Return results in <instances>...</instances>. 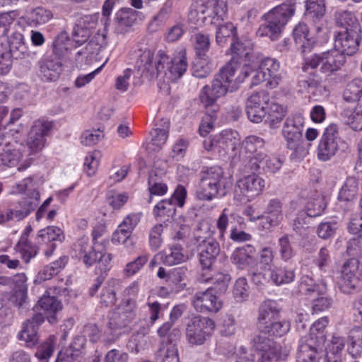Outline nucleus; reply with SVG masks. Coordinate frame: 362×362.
<instances>
[{
    "label": "nucleus",
    "instance_id": "obj_1",
    "mask_svg": "<svg viewBox=\"0 0 362 362\" xmlns=\"http://www.w3.org/2000/svg\"><path fill=\"white\" fill-rule=\"evenodd\" d=\"M296 1L288 0L263 15L265 21L257 30V35L274 41L280 37L284 26L296 12Z\"/></svg>",
    "mask_w": 362,
    "mask_h": 362
},
{
    "label": "nucleus",
    "instance_id": "obj_2",
    "mask_svg": "<svg viewBox=\"0 0 362 362\" xmlns=\"http://www.w3.org/2000/svg\"><path fill=\"white\" fill-rule=\"evenodd\" d=\"M252 342L255 353L248 354L245 348L240 347L236 362H271L280 357L281 346L264 332H260Z\"/></svg>",
    "mask_w": 362,
    "mask_h": 362
},
{
    "label": "nucleus",
    "instance_id": "obj_3",
    "mask_svg": "<svg viewBox=\"0 0 362 362\" xmlns=\"http://www.w3.org/2000/svg\"><path fill=\"white\" fill-rule=\"evenodd\" d=\"M226 4L223 0H197L190 7L188 21L202 26L207 18H211V23L216 21H223L226 15Z\"/></svg>",
    "mask_w": 362,
    "mask_h": 362
},
{
    "label": "nucleus",
    "instance_id": "obj_4",
    "mask_svg": "<svg viewBox=\"0 0 362 362\" xmlns=\"http://www.w3.org/2000/svg\"><path fill=\"white\" fill-rule=\"evenodd\" d=\"M226 179L220 168H211L202 177L196 196L199 200L211 201L218 195L226 194Z\"/></svg>",
    "mask_w": 362,
    "mask_h": 362
},
{
    "label": "nucleus",
    "instance_id": "obj_5",
    "mask_svg": "<svg viewBox=\"0 0 362 362\" xmlns=\"http://www.w3.org/2000/svg\"><path fill=\"white\" fill-rule=\"evenodd\" d=\"M362 287V263L356 258L346 260L341 268L339 288L344 293L357 292Z\"/></svg>",
    "mask_w": 362,
    "mask_h": 362
},
{
    "label": "nucleus",
    "instance_id": "obj_6",
    "mask_svg": "<svg viewBox=\"0 0 362 362\" xmlns=\"http://www.w3.org/2000/svg\"><path fill=\"white\" fill-rule=\"evenodd\" d=\"M239 145V134L232 130L223 131L218 135L205 139L203 141L206 150L211 151L220 156H226L230 151H235Z\"/></svg>",
    "mask_w": 362,
    "mask_h": 362
},
{
    "label": "nucleus",
    "instance_id": "obj_7",
    "mask_svg": "<svg viewBox=\"0 0 362 362\" xmlns=\"http://www.w3.org/2000/svg\"><path fill=\"white\" fill-rule=\"evenodd\" d=\"M264 180L257 175L245 176L237 181L234 197L242 204L254 199L263 190Z\"/></svg>",
    "mask_w": 362,
    "mask_h": 362
},
{
    "label": "nucleus",
    "instance_id": "obj_8",
    "mask_svg": "<svg viewBox=\"0 0 362 362\" xmlns=\"http://www.w3.org/2000/svg\"><path fill=\"white\" fill-rule=\"evenodd\" d=\"M345 61V55L334 47L320 54H315L307 62V65L312 69L319 67L322 72L329 74L340 69Z\"/></svg>",
    "mask_w": 362,
    "mask_h": 362
},
{
    "label": "nucleus",
    "instance_id": "obj_9",
    "mask_svg": "<svg viewBox=\"0 0 362 362\" xmlns=\"http://www.w3.org/2000/svg\"><path fill=\"white\" fill-rule=\"evenodd\" d=\"M136 308L135 300L131 298L122 300L109 316L110 329L115 330L127 327L135 318Z\"/></svg>",
    "mask_w": 362,
    "mask_h": 362
},
{
    "label": "nucleus",
    "instance_id": "obj_10",
    "mask_svg": "<svg viewBox=\"0 0 362 362\" xmlns=\"http://www.w3.org/2000/svg\"><path fill=\"white\" fill-rule=\"evenodd\" d=\"M214 328V322L210 318L195 316L187 325V339L192 345H201L205 341L206 335Z\"/></svg>",
    "mask_w": 362,
    "mask_h": 362
},
{
    "label": "nucleus",
    "instance_id": "obj_11",
    "mask_svg": "<svg viewBox=\"0 0 362 362\" xmlns=\"http://www.w3.org/2000/svg\"><path fill=\"white\" fill-rule=\"evenodd\" d=\"M304 117L300 113L291 115L286 118L283 125L282 135L288 148L296 150L300 145Z\"/></svg>",
    "mask_w": 362,
    "mask_h": 362
},
{
    "label": "nucleus",
    "instance_id": "obj_12",
    "mask_svg": "<svg viewBox=\"0 0 362 362\" xmlns=\"http://www.w3.org/2000/svg\"><path fill=\"white\" fill-rule=\"evenodd\" d=\"M361 33V30L335 31L334 34V47L344 55H354L359 49Z\"/></svg>",
    "mask_w": 362,
    "mask_h": 362
},
{
    "label": "nucleus",
    "instance_id": "obj_13",
    "mask_svg": "<svg viewBox=\"0 0 362 362\" xmlns=\"http://www.w3.org/2000/svg\"><path fill=\"white\" fill-rule=\"evenodd\" d=\"M339 139L337 126L334 124L328 126L325 129L317 146L318 159L322 161L330 160L338 151Z\"/></svg>",
    "mask_w": 362,
    "mask_h": 362
},
{
    "label": "nucleus",
    "instance_id": "obj_14",
    "mask_svg": "<svg viewBox=\"0 0 362 362\" xmlns=\"http://www.w3.org/2000/svg\"><path fill=\"white\" fill-rule=\"evenodd\" d=\"M269 96L267 91L261 90L252 94L246 102V113L254 123H259L266 117Z\"/></svg>",
    "mask_w": 362,
    "mask_h": 362
},
{
    "label": "nucleus",
    "instance_id": "obj_15",
    "mask_svg": "<svg viewBox=\"0 0 362 362\" xmlns=\"http://www.w3.org/2000/svg\"><path fill=\"white\" fill-rule=\"evenodd\" d=\"M40 203V196L36 192L33 193V197H26L21 201L18 206L13 209L6 211H0V223H4L11 220L21 221L26 217L31 211H34Z\"/></svg>",
    "mask_w": 362,
    "mask_h": 362
},
{
    "label": "nucleus",
    "instance_id": "obj_16",
    "mask_svg": "<svg viewBox=\"0 0 362 362\" xmlns=\"http://www.w3.org/2000/svg\"><path fill=\"white\" fill-rule=\"evenodd\" d=\"M221 76L216 75L211 86H204L200 93L199 99L205 107H212L216 100L224 96L231 87L221 78Z\"/></svg>",
    "mask_w": 362,
    "mask_h": 362
},
{
    "label": "nucleus",
    "instance_id": "obj_17",
    "mask_svg": "<svg viewBox=\"0 0 362 362\" xmlns=\"http://www.w3.org/2000/svg\"><path fill=\"white\" fill-rule=\"evenodd\" d=\"M213 288L197 292L192 297L194 308L199 313H217L222 307V303L213 292Z\"/></svg>",
    "mask_w": 362,
    "mask_h": 362
},
{
    "label": "nucleus",
    "instance_id": "obj_18",
    "mask_svg": "<svg viewBox=\"0 0 362 362\" xmlns=\"http://www.w3.org/2000/svg\"><path fill=\"white\" fill-rule=\"evenodd\" d=\"M51 125L48 122L36 121L31 127L27 139L28 148L32 153L40 151L45 146V136L50 129Z\"/></svg>",
    "mask_w": 362,
    "mask_h": 362
},
{
    "label": "nucleus",
    "instance_id": "obj_19",
    "mask_svg": "<svg viewBox=\"0 0 362 362\" xmlns=\"http://www.w3.org/2000/svg\"><path fill=\"white\" fill-rule=\"evenodd\" d=\"M44 320L43 315L41 313H37L23 323V329L18 334V339L25 341L28 347H33L36 345L38 340L37 329Z\"/></svg>",
    "mask_w": 362,
    "mask_h": 362
},
{
    "label": "nucleus",
    "instance_id": "obj_20",
    "mask_svg": "<svg viewBox=\"0 0 362 362\" xmlns=\"http://www.w3.org/2000/svg\"><path fill=\"white\" fill-rule=\"evenodd\" d=\"M26 146L16 141L7 142L0 152V165L15 167L23 156Z\"/></svg>",
    "mask_w": 362,
    "mask_h": 362
},
{
    "label": "nucleus",
    "instance_id": "obj_21",
    "mask_svg": "<svg viewBox=\"0 0 362 362\" xmlns=\"http://www.w3.org/2000/svg\"><path fill=\"white\" fill-rule=\"evenodd\" d=\"M301 196L308 199L305 210L306 215L309 217L320 216L327 207L325 197L316 190H304L301 192Z\"/></svg>",
    "mask_w": 362,
    "mask_h": 362
},
{
    "label": "nucleus",
    "instance_id": "obj_22",
    "mask_svg": "<svg viewBox=\"0 0 362 362\" xmlns=\"http://www.w3.org/2000/svg\"><path fill=\"white\" fill-rule=\"evenodd\" d=\"M199 262L203 271L209 270L220 253L218 243L214 239H209L208 241L199 244Z\"/></svg>",
    "mask_w": 362,
    "mask_h": 362
},
{
    "label": "nucleus",
    "instance_id": "obj_23",
    "mask_svg": "<svg viewBox=\"0 0 362 362\" xmlns=\"http://www.w3.org/2000/svg\"><path fill=\"white\" fill-rule=\"evenodd\" d=\"M41 78L45 81L57 80L62 71V63L57 57H47L38 62Z\"/></svg>",
    "mask_w": 362,
    "mask_h": 362
},
{
    "label": "nucleus",
    "instance_id": "obj_24",
    "mask_svg": "<svg viewBox=\"0 0 362 362\" xmlns=\"http://www.w3.org/2000/svg\"><path fill=\"white\" fill-rule=\"evenodd\" d=\"M73 251L74 256L81 259L87 267H90L98 262V253L88 238H81L78 240L74 245Z\"/></svg>",
    "mask_w": 362,
    "mask_h": 362
},
{
    "label": "nucleus",
    "instance_id": "obj_25",
    "mask_svg": "<svg viewBox=\"0 0 362 362\" xmlns=\"http://www.w3.org/2000/svg\"><path fill=\"white\" fill-rule=\"evenodd\" d=\"M86 344L83 336H76L71 344L59 351L56 362H81V350Z\"/></svg>",
    "mask_w": 362,
    "mask_h": 362
},
{
    "label": "nucleus",
    "instance_id": "obj_26",
    "mask_svg": "<svg viewBox=\"0 0 362 362\" xmlns=\"http://www.w3.org/2000/svg\"><path fill=\"white\" fill-rule=\"evenodd\" d=\"M240 68V63L238 58L233 57L231 59L223 66L216 74L221 76V79L231 87V91L238 88L240 83L243 81H239V78L243 77L241 72L236 76L237 71Z\"/></svg>",
    "mask_w": 362,
    "mask_h": 362
},
{
    "label": "nucleus",
    "instance_id": "obj_27",
    "mask_svg": "<svg viewBox=\"0 0 362 362\" xmlns=\"http://www.w3.org/2000/svg\"><path fill=\"white\" fill-rule=\"evenodd\" d=\"M140 52L136 62V68L140 72L141 76L148 80H153L158 76H151L148 69L156 67V59L153 51L148 47L139 48Z\"/></svg>",
    "mask_w": 362,
    "mask_h": 362
},
{
    "label": "nucleus",
    "instance_id": "obj_28",
    "mask_svg": "<svg viewBox=\"0 0 362 362\" xmlns=\"http://www.w3.org/2000/svg\"><path fill=\"white\" fill-rule=\"evenodd\" d=\"M341 116L354 131L362 130V98L356 106L343 104Z\"/></svg>",
    "mask_w": 362,
    "mask_h": 362
},
{
    "label": "nucleus",
    "instance_id": "obj_29",
    "mask_svg": "<svg viewBox=\"0 0 362 362\" xmlns=\"http://www.w3.org/2000/svg\"><path fill=\"white\" fill-rule=\"evenodd\" d=\"M267 78V85L271 88H275L281 79L279 71L280 64L275 59L266 57L259 61L258 64Z\"/></svg>",
    "mask_w": 362,
    "mask_h": 362
},
{
    "label": "nucleus",
    "instance_id": "obj_30",
    "mask_svg": "<svg viewBox=\"0 0 362 362\" xmlns=\"http://www.w3.org/2000/svg\"><path fill=\"white\" fill-rule=\"evenodd\" d=\"M136 11L130 8H124L118 11L114 19L115 33L122 34L128 31L136 20Z\"/></svg>",
    "mask_w": 362,
    "mask_h": 362
},
{
    "label": "nucleus",
    "instance_id": "obj_31",
    "mask_svg": "<svg viewBox=\"0 0 362 362\" xmlns=\"http://www.w3.org/2000/svg\"><path fill=\"white\" fill-rule=\"evenodd\" d=\"M181 337L179 329H173L169 334L166 341V346L161 347L160 351L163 354L162 362H180L178 356L177 343Z\"/></svg>",
    "mask_w": 362,
    "mask_h": 362
},
{
    "label": "nucleus",
    "instance_id": "obj_32",
    "mask_svg": "<svg viewBox=\"0 0 362 362\" xmlns=\"http://www.w3.org/2000/svg\"><path fill=\"white\" fill-rule=\"evenodd\" d=\"M254 253L255 249L250 245L237 247L230 256L231 262L238 269H244L254 263Z\"/></svg>",
    "mask_w": 362,
    "mask_h": 362
},
{
    "label": "nucleus",
    "instance_id": "obj_33",
    "mask_svg": "<svg viewBox=\"0 0 362 362\" xmlns=\"http://www.w3.org/2000/svg\"><path fill=\"white\" fill-rule=\"evenodd\" d=\"M8 51L13 56V59H24L30 55V52L24 41L23 34L13 33L8 38L7 44Z\"/></svg>",
    "mask_w": 362,
    "mask_h": 362
},
{
    "label": "nucleus",
    "instance_id": "obj_34",
    "mask_svg": "<svg viewBox=\"0 0 362 362\" xmlns=\"http://www.w3.org/2000/svg\"><path fill=\"white\" fill-rule=\"evenodd\" d=\"M279 313L275 301H265L259 308L257 324L259 329L267 327L269 324L277 320Z\"/></svg>",
    "mask_w": 362,
    "mask_h": 362
},
{
    "label": "nucleus",
    "instance_id": "obj_35",
    "mask_svg": "<svg viewBox=\"0 0 362 362\" xmlns=\"http://www.w3.org/2000/svg\"><path fill=\"white\" fill-rule=\"evenodd\" d=\"M313 340H301L296 353L297 362H318L321 356Z\"/></svg>",
    "mask_w": 362,
    "mask_h": 362
},
{
    "label": "nucleus",
    "instance_id": "obj_36",
    "mask_svg": "<svg viewBox=\"0 0 362 362\" xmlns=\"http://www.w3.org/2000/svg\"><path fill=\"white\" fill-rule=\"evenodd\" d=\"M309 28L307 24L299 23L293 30V37L296 45L300 46L301 52H310L314 45V40L309 37Z\"/></svg>",
    "mask_w": 362,
    "mask_h": 362
},
{
    "label": "nucleus",
    "instance_id": "obj_37",
    "mask_svg": "<svg viewBox=\"0 0 362 362\" xmlns=\"http://www.w3.org/2000/svg\"><path fill=\"white\" fill-rule=\"evenodd\" d=\"M282 203L278 199H272L268 202L265 211L264 217L268 226L267 228L278 226L283 220Z\"/></svg>",
    "mask_w": 362,
    "mask_h": 362
},
{
    "label": "nucleus",
    "instance_id": "obj_38",
    "mask_svg": "<svg viewBox=\"0 0 362 362\" xmlns=\"http://www.w3.org/2000/svg\"><path fill=\"white\" fill-rule=\"evenodd\" d=\"M296 278L295 269L288 267H274L270 269L269 280L277 286L292 283Z\"/></svg>",
    "mask_w": 362,
    "mask_h": 362
},
{
    "label": "nucleus",
    "instance_id": "obj_39",
    "mask_svg": "<svg viewBox=\"0 0 362 362\" xmlns=\"http://www.w3.org/2000/svg\"><path fill=\"white\" fill-rule=\"evenodd\" d=\"M163 173L160 170H152L149 173L148 185L150 197L148 203H151L154 196H163L168 190L166 184L163 182L162 175Z\"/></svg>",
    "mask_w": 362,
    "mask_h": 362
},
{
    "label": "nucleus",
    "instance_id": "obj_40",
    "mask_svg": "<svg viewBox=\"0 0 362 362\" xmlns=\"http://www.w3.org/2000/svg\"><path fill=\"white\" fill-rule=\"evenodd\" d=\"M336 25L339 30H361L360 23L355 14L347 10H341L335 13Z\"/></svg>",
    "mask_w": 362,
    "mask_h": 362
},
{
    "label": "nucleus",
    "instance_id": "obj_41",
    "mask_svg": "<svg viewBox=\"0 0 362 362\" xmlns=\"http://www.w3.org/2000/svg\"><path fill=\"white\" fill-rule=\"evenodd\" d=\"M233 221L242 225L243 218L228 208L223 209L216 222L221 239H223L228 226L233 224Z\"/></svg>",
    "mask_w": 362,
    "mask_h": 362
},
{
    "label": "nucleus",
    "instance_id": "obj_42",
    "mask_svg": "<svg viewBox=\"0 0 362 362\" xmlns=\"http://www.w3.org/2000/svg\"><path fill=\"white\" fill-rule=\"evenodd\" d=\"M48 293L49 294H45L40 298L37 305L45 313L50 315V316L47 317V320L49 323L54 324L57 322L54 314L61 310L62 304L54 296L49 295V291Z\"/></svg>",
    "mask_w": 362,
    "mask_h": 362
},
{
    "label": "nucleus",
    "instance_id": "obj_43",
    "mask_svg": "<svg viewBox=\"0 0 362 362\" xmlns=\"http://www.w3.org/2000/svg\"><path fill=\"white\" fill-rule=\"evenodd\" d=\"M300 291L305 295L316 293L317 295H325L327 292V284L324 280L316 284L309 276L304 275L300 278L299 284Z\"/></svg>",
    "mask_w": 362,
    "mask_h": 362
},
{
    "label": "nucleus",
    "instance_id": "obj_44",
    "mask_svg": "<svg viewBox=\"0 0 362 362\" xmlns=\"http://www.w3.org/2000/svg\"><path fill=\"white\" fill-rule=\"evenodd\" d=\"M187 62L185 49H181L177 56L171 59L170 64L168 66V71L172 80L180 78L186 71Z\"/></svg>",
    "mask_w": 362,
    "mask_h": 362
},
{
    "label": "nucleus",
    "instance_id": "obj_45",
    "mask_svg": "<svg viewBox=\"0 0 362 362\" xmlns=\"http://www.w3.org/2000/svg\"><path fill=\"white\" fill-rule=\"evenodd\" d=\"M230 280V276L223 273H216L210 277L206 276L204 274H202L200 278L201 281L212 284L209 288H214L213 292L215 294L224 293L228 288Z\"/></svg>",
    "mask_w": 362,
    "mask_h": 362
},
{
    "label": "nucleus",
    "instance_id": "obj_46",
    "mask_svg": "<svg viewBox=\"0 0 362 362\" xmlns=\"http://www.w3.org/2000/svg\"><path fill=\"white\" fill-rule=\"evenodd\" d=\"M158 255H160L162 262L169 266L180 264L187 259L182 252V245L179 244L171 245L168 250L158 254Z\"/></svg>",
    "mask_w": 362,
    "mask_h": 362
},
{
    "label": "nucleus",
    "instance_id": "obj_47",
    "mask_svg": "<svg viewBox=\"0 0 362 362\" xmlns=\"http://www.w3.org/2000/svg\"><path fill=\"white\" fill-rule=\"evenodd\" d=\"M359 183L356 178L349 177L346 178L339 192L338 199L343 202H351L358 195Z\"/></svg>",
    "mask_w": 362,
    "mask_h": 362
},
{
    "label": "nucleus",
    "instance_id": "obj_48",
    "mask_svg": "<svg viewBox=\"0 0 362 362\" xmlns=\"http://www.w3.org/2000/svg\"><path fill=\"white\" fill-rule=\"evenodd\" d=\"M14 250L21 254V258L25 263L35 257L37 252V247L34 245L25 236H21L18 242L14 246Z\"/></svg>",
    "mask_w": 362,
    "mask_h": 362
},
{
    "label": "nucleus",
    "instance_id": "obj_49",
    "mask_svg": "<svg viewBox=\"0 0 362 362\" xmlns=\"http://www.w3.org/2000/svg\"><path fill=\"white\" fill-rule=\"evenodd\" d=\"M362 93V81L361 79H354L349 82L344 90L343 98L345 105H351V103H358L360 94Z\"/></svg>",
    "mask_w": 362,
    "mask_h": 362
},
{
    "label": "nucleus",
    "instance_id": "obj_50",
    "mask_svg": "<svg viewBox=\"0 0 362 362\" xmlns=\"http://www.w3.org/2000/svg\"><path fill=\"white\" fill-rule=\"evenodd\" d=\"M241 74L243 77L238 79L239 81H244L248 76H252L251 86H257L263 81L267 82L265 73L262 71L259 65L252 66L250 64H245L241 69Z\"/></svg>",
    "mask_w": 362,
    "mask_h": 362
},
{
    "label": "nucleus",
    "instance_id": "obj_51",
    "mask_svg": "<svg viewBox=\"0 0 362 362\" xmlns=\"http://www.w3.org/2000/svg\"><path fill=\"white\" fill-rule=\"evenodd\" d=\"M170 128V121L168 119H162L160 127L153 129L151 132V144L155 146L156 148L153 150H158L164 145L168 137V132Z\"/></svg>",
    "mask_w": 362,
    "mask_h": 362
},
{
    "label": "nucleus",
    "instance_id": "obj_52",
    "mask_svg": "<svg viewBox=\"0 0 362 362\" xmlns=\"http://www.w3.org/2000/svg\"><path fill=\"white\" fill-rule=\"evenodd\" d=\"M265 141L259 136L251 135L247 136L242 143V151L246 154H249L247 158L255 156L259 151H265Z\"/></svg>",
    "mask_w": 362,
    "mask_h": 362
},
{
    "label": "nucleus",
    "instance_id": "obj_53",
    "mask_svg": "<svg viewBox=\"0 0 362 362\" xmlns=\"http://www.w3.org/2000/svg\"><path fill=\"white\" fill-rule=\"evenodd\" d=\"M53 17L52 13L43 7H37L28 14V23L31 26H37L48 23Z\"/></svg>",
    "mask_w": 362,
    "mask_h": 362
},
{
    "label": "nucleus",
    "instance_id": "obj_54",
    "mask_svg": "<svg viewBox=\"0 0 362 362\" xmlns=\"http://www.w3.org/2000/svg\"><path fill=\"white\" fill-rule=\"evenodd\" d=\"M192 40L197 56L200 59L206 57L210 48V37L208 34L197 33L192 35Z\"/></svg>",
    "mask_w": 362,
    "mask_h": 362
},
{
    "label": "nucleus",
    "instance_id": "obj_55",
    "mask_svg": "<svg viewBox=\"0 0 362 362\" xmlns=\"http://www.w3.org/2000/svg\"><path fill=\"white\" fill-rule=\"evenodd\" d=\"M253 43L251 40L236 37L231 44V51L233 57L246 58L252 52Z\"/></svg>",
    "mask_w": 362,
    "mask_h": 362
},
{
    "label": "nucleus",
    "instance_id": "obj_56",
    "mask_svg": "<svg viewBox=\"0 0 362 362\" xmlns=\"http://www.w3.org/2000/svg\"><path fill=\"white\" fill-rule=\"evenodd\" d=\"M285 109L283 106L274 102L269 100L267 105V122L270 127L274 128L276 124L279 123L285 116Z\"/></svg>",
    "mask_w": 362,
    "mask_h": 362
},
{
    "label": "nucleus",
    "instance_id": "obj_57",
    "mask_svg": "<svg viewBox=\"0 0 362 362\" xmlns=\"http://www.w3.org/2000/svg\"><path fill=\"white\" fill-rule=\"evenodd\" d=\"M269 154L266 151H259L255 156H250L247 160L245 167L251 171H262L267 174V160Z\"/></svg>",
    "mask_w": 362,
    "mask_h": 362
},
{
    "label": "nucleus",
    "instance_id": "obj_58",
    "mask_svg": "<svg viewBox=\"0 0 362 362\" xmlns=\"http://www.w3.org/2000/svg\"><path fill=\"white\" fill-rule=\"evenodd\" d=\"M349 351L353 356H360L362 353V327H355L349 334Z\"/></svg>",
    "mask_w": 362,
    "mask_h": 362
},
{
    "label": "nucleus",
    "instance_id": "obj_59",
    "mask_svg": "<svg viewBox=\"0 0 362 362\" xmlns=\"http://www.w3.org/2000/svg\"><path fill=\"white\" fill-rule=\"evenodd\" d=\"M237 37V29L231 23L218 25L216 32V42L223 46L226 43L228 38H231L233 42Z\"/></svg>",
    "mask_w": 362,
    "mask_h": 362
},
{
    "label": "nucleus",
    "instance_id": "obj_60",
    "mask_svg": "<svg viewBox=\"0 0 362 362\" xmlns=\"http://www.w3.org/2000/svg\"><path fill=\"white\" fill-rule=\"evenodd\" d=\"M176 211V204L173 203L172 199H163L159 202L153 209V214L156 217H160L168 220L172 218Z\"/></svg>",
    "mask_w": 362,
    "mask_h": 362
},
{
    "label": "nucleus",
    "instance_id": "obj_61",
    "mask_svg": "<svg viewBox=\"0 0 362 362\" xmlns=\"http://www.w3.org/2000/svg\"><path fill=\"white\" fill-rule=\"evenodd\" d=\"M156 67L148 69L151 76H158L161 74H167L168 66L170 64L171 58L163 50H159L156 57Z\"/></svg>",
    "mask_w": 362,
    "mask_h": 362
},
{
    "label": "nucleus",
    "instance_id": "obj_62",
    "mask_svg": "<svg viewBox=\"0 0 362 362\" xmlns=\"http://www.w3.org/2000/svg\"><path fill=\"white\" fill-rule=\"evenodd\" d=\"M56 341V337L53 335L49 336L46 341L37 348L35 355L39 359V362H48L49 358L54 353Z\"/></svg>",
    "mask_w": 362,
    "mask_h": 362
},
{
    "label": "nucleus",
    "instance_id": "obj_63",
    "mask_svg": "<svg viewBox=\"0 0 362 362\" xmlns=\"http://www.w3.org/2000/svg\"><path fill=\"white\" fill-rule=\"evenodd\" d=\"M278 245L279 253L282 261L289 262L295 257L296 251L288 235H284L279 239Z\"/></svg>",
    "mask_w": 362,
    "mask_h": 362
},
{
    "label": "nucleus",
    "instance_id": "obj_64",
    "mask_svg": "<svg viewBox=\"0 0 362 362\" xmlns=\"http://www.w3.org/2000/svg\"><path fill=\"white\" fill-rule=\"evenodd\" d=\"M38 238H41L44 243H50L56 240L62 242L64 239V235L60 228L48 226L39 231Z\"/></svg>",
    "mask_w": 362,
    "mask_h": 362
}]
</instances>
